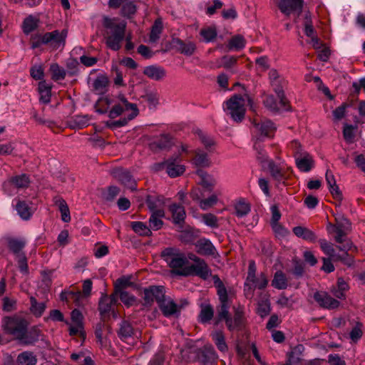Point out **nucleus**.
<instances>
[{
	"label": "nucleus",
	"mask_w": 365,
	"mask_h": 365,
	"mask_svg": "<svg viewBox=\"0 0 365 365\" xmlns=\"http://www.w3.org/2000/svg\"><path fill=\"white\" fill-rule=\"evenodd\" d=\"M103 105L110 106L113 103L114 105L110 110L108 116L110 118H115L121 114L125 115L123 119L115 120L113 123L114 127H122L127 124L128 120L133 119L138 114V109L136 104L129 103L124 96H119L115 100L108 97L102 98L100 100Z\"/></svg>",
	"instance_id": "nucleus-1"
},
{
	"label": "nucleus",
	"mask_w": 365,
	"mask_h": 365,
	"mask_svg": "<svg viewBox=\"0 0 365 365\" xmlns=\"http://www.w3.org/2000/svg\"><path fill=\"white\" fill-rule=\"evenodd\" d=\"M103 24L106 29L104 38L107 47L113 51H118L125 36L126 23L104 17Z\"/></svg>",
	"instance_id": "nucleus-2"
},
{
	"label": "nucleus",
	"mask_w": 365,
	"mask_h": 365,
	"mask_svg": "<svg viewBox=\"0 0 365 365\" xmlns=\"http://www.w3.org/2000/svg\"><path fill=\"white\" fill-rule=\"evenodd\" d=\"M250 101L247 96L234 95L225 103L224 110L234 121L240 123L245 118L247 102Z\"/></svg>",
	"instance_id": "nucleus-3"
},
{
	"label": "nucleus",
	"mask_w": 365,
	"mask_h": 365,
	"mask_svg": "<svg viewBox=\"0 0 365 365\" xmlns=\"http://www.w3.org/2000/svg\"><path fill=\"white\" fill-rule=\"evenodd\" d=\"M1 327L6 333L22 340L26 335L27 324L26 321L20 317H5L2 319Z\"/></svg>",
	"instance_id": "nucleus-4"
},
{
	"label": "nucleus",
	"mask_w": 365,
	"mask_h": 365,
	"mask_svg": "<svg viewBox=\"0 0 365 365\" xmlns=\"http://www.w3.org/2000/svg\"><path fill=\"white\" fill-rule=\"evenodd\" d=\"M161 256L168 266L174 269H181L187 262V258L185 255L175 247L165 248L163 250Z\"/></svg>",
	"instance_id": "nucleus-5"
},
{
	"label": "nucleus",
	"mask_w": 365,
	"mask_h": 365,
	"mask_svg": "<svg viewBox=\"0 0 365 365\" xmlns=\"http://www.w3.org/2000/svg\"><path fill=\"white\" fill-rule=\"evenodd\" d=\"M215 283H217V294L220 302V305L217 309L218 319L225 320L227 324V318L229 317V308L230 307V302L228 297L227 292L217 276H214Z\"/></svg>",
	"instance_id": "nucleus-6"
},
{
	"label": "nucleus",
	"mask_w": 365,
	"mask_h": 365,
	"mask_svg": "<svg viewBox=\"0 0 365 365\" xmlns=\"http://www.w3.org/2000/svg\"><path fill=\"white\" fill-rule=\"evenodd\" d=\"M68 31L66 29L62 31L55 30L41 36V43L48 45L53 49L63 48L66 43Z\"/></svg>",
	"instance_id": "nucleus-7"
},
{
	"label": "nucleus",
	"mask_w": 365,
	"mask_h": 365,
	"mask_svg": "<svg viewBox=\"0 0 365 365\" xmlns=\"http://www.w3.org/2000/svg\"><path fill=\"white\" fill-rule=\"evenodd\" d=\"M155 171L165 170L168 175L171 178H176L182 175L185 170V166L180 164L178 157L171 158L163 162L156 163L153 165Z\"/></svg>",
	"instance_id": "nucleus-8"
},
{
	"label": "nucleus",
	"mask_w": 365,
	"mask_h": 365,
	"mask_svg": "<svg viewBox=\"0 0 365 365\" xmlns=\"http://www.w3.org/2000/svg\"><path fill=\"white\" fill-rule=\"evenodd\" d=\"M268 75L271 86L277 98L280 99L281 105H285L287 100L284 96L283 88L287 85L286 81L279 75L277 71L275 69H271Z\"/></svg>",
	"instance_id": "nucleus-9"
},
{
	"label": "nucleus",
	"mask_w": 365,
	"mask_h": 365,
	"mask_svg": "<svg viewBox=\"0 0 365 365\" xmlns=\"http://www.w3.org/2000/svg\"><path fill=\"white\" fill-rule=\"evenodd\" d=\"M282 13L289 16L293 12H297L298 16L302 13L304 0H273Z\"/></svg>",
	"instance_id": "nucleus-10"
},
{
	"label": "nucleus",
	"mask_w": 365,
	"mask_h": 365,
	"mask_svg": "<svg viewBox=\"0 0 365 365\" xmlns=\"http://www.w3.org/2000/svg\"><path fill=\"white\" fill-rule=\"evenodd\" d=\"M268 284L267 277L264 273H260L258 276H255L253 281H249L246 279L245 283V293L247 297L252 298L253 297V289H263Z\"/></svg>",
	"instance_id": "nucleus-11"
},
{
	"label": "nucleus",
	"mask_w": 365,
	"mask_h": 365,
	"mask_svg": "<svg viewBox=\"0 0 365 365\" xmlns=\"http://www.w3.org/2000/svg\"><path fill=\"white\" fill-rule=\"evenodd\" d=\"M297 168L303 173H308L314 167L313 157L308 153L297 151L294 154Z\"/></svg>",
	"instance_id": "nucleus-12"
},
{
	"label": "nucleus",
	"mask_w": 365,
	"mask_h": 365,
	"mask_svg": "<svg viewBox=\"0 0 365 365\" xmlns=\"http://www.w3.org/2000/svg\"><path fill=\"white\" fill-rule=\"evenodd\" d=\"M143 292L144 304L148 306L151 305L155 300L158 303L165 294V290L162 286H150L144 289Z\"/></svg>",
	"instance_id": "nucleus-13"
},
{
	"label": "nucleus",
	"mask_w": 365,
	"mask_h": 365,
	"mask_svg": "<svg viewBox=\"0 0 365 365\" xmlns=\"http://www.w3.org/2000/svg\"><path fill=\"white\" fill-rule=\"evenodd\" d=\"M113 175L125 187L131 190H136L135 180L128 170L123 168H116L113 171Z\"/></svg>",
	"instance_id": "nucleus-14"
},
{
	"label": "nucleus",
	"mask_w": 365,
	"mask_h": 365,
	"mask_svg": "<svg viewBox=\"0 0 365 365\" xmlns=\"http://www.w3.org/2000/svg\"><path fill=\"white\" fill-rule=\"evenodd\" d=\"M30 182L29 176L26 174H21L20 175H16L15 177L11 178L9 181L4 182V190L6 192H7L9 195H13L12 192L10 189L12 187H15L18 189L25 188L29 186Z\"/></svg>",
	"instance_id": "nucleus-15"
},
{
	"label": "nucleus",
	"mask_w": 365,
	"mask_h": 365,
	"mask_svg": "<svg viewBox=\"0 0 365 365\" xmlns=\"http://www.w3.org/2000/svg\"><path fill=\"white\" fill-rule=\"evenodd\" d=\"M158 304L163 314L166 317L179 314L181 309V307L175 303L172 299L169 297L165 298V296L160 299Z\"/></svg>",
	"instance_id": "nucleus-16"
},
{
	"label": "nucleus",
	"mask_w": 365,
	"mask_h": 365,
	"mask_svg": "<svg viewBox=\"0 0 365 365\" xmlns=\"http://www.w3.org/2000/svg\"><path fill=\"white\" fill-rule=\"evenodd\" d=\"M329 226L333 227L334 229V232L336 233V236L334 237L335 241L339 244L344 242V245L338 246L337 248L341 251L345 252L344 255H347L346 252L351 247V242L346 240V235L349 229H344L341 226H334L331 224H329Z\"/></svg>",
	"instance_id": "nucleus-17"
},
{
	"label": "nucleus",
	"mask_w": 365,
	"mask_h": 365,
	"mask_svg": "<svg viewBox=\"0 0 365 365\" xmlns=\"http://www.w3.org/2000/svg\"><path fill=\"white\" fill-rule=\"evenodd\" d=\"M187 274H194L203 279H207L211 276V270L205 260L202 259L197 263L190 265Z\"/></svg>",
	"instance_id": "nucleus-18"
},
{
	"label": "nucleus",
	"mask_w": 365,
	"mask_h": 365,
	"mask_svg": "<svg viewBox=\"0 0 365 365\" xmlns=\"http://www.w3.org/2000/svg\"><path fill=\"white\" fill-rule=\"evenodd\" d=\"M13 204L17 214L22 220H27L31 218L34 212L31 203L16 198L13 200Z\"/></svg>",
	"instance_id": "nucleus-19"
},
{
	"label": "nucleus",
	"mask_w": 365,
	"mask_h": 365,
	"mask_svg": "<svg viewBox=\"0 0 365 365\" xmlns=\"http://www.w3.org/2000/svg\"><path fill=\"white\" fill-rule=\"evenodd\" d=\"M315 301L326 309H335L339 307V302L329 296L327 292H317L314 294Z\"/></svg>",
	"instance_id": "nucleus-20"
},
{
	"label": "nucleus",
	"mask_w": 365,
	"mask_h": 365,
	"mask_svg": "<svg viewBox=\"0 0 365 365\" xmlns=\"http://www.w3.org/2000/svg\"><path fill=\"white\" fill-rule=\"evenodd\" d=\"M254 126L260 137H269L276 130L274 124L269 120H264L260 123L255 121Z\"/></svg>",
	"instance_id": "nucleus-21"
},
{
	"label": "nucleus",
	"mask_w": 365,
	"mask_h": 365,
	"mask_svg": "<svg viewBox=\"0 0 365 365\" xmlns=\"http://www.w3.org/2000/svg\"><path fill=\"white\" fill-rule=\"evenodd\" d=\"M196 251L201 255L215 256L216 249L212 242L207 239H200L195 243Z\"/></svg>",
	"instance_id": "nucleus-22"
},
{
	"label": "nucleus",
	"mask_w": 365,
	"mask_h": 365,
	"mask_svg": "<svg viewBox=\"0 0 365 365\" xmlns=\"http://www.w3.org/2000/svg\"><path fill=\"white\" fill-rule=\"evenodd\" d=\"M233 214L240 218L247 216L251 210L250 203L243 198L236 200L233 202Z\"/></svg>",
	"instance_id": "nucleus-23"
},
{
	"label": "nucleus",
	"mask_w": 365,
	"mask_h": 365,
	"mask_svg": "<svg viewBox=\"0 0 365 365\" xmlns=\"http://www.w3.org/2000/svg\"><path fill=\"white\" fill-rule=\"evenodd\" d=\"M173 45L175 46L181 53L186 56H191L195 51L196 46L193 42L188 41L184 42L179 38H175L173 40Z\"/></svg>",
	"instance_id": "nucleus-24"
},
{
	"label": "nucleus",
	"mask_w": 365,
	"mask_h": 365,
	"mask_svg": "<svg viewBox=\"0 0 365 365\" xmlns=\"http://www.w3.org/2000/svg\"><path fill=\"white\" fill-rule=\"evenodd\" d=\"M117 302L116 295H103L99 301L98 309L102 316L108 314L111 310V307Z\"/></svg>",
	"instance_id": "nucleus-25"
},
{
	"label": "nucleus",
	"mask_w": 365,
	"mask_h": 365,
	"mask_svg": "<svg viewBox=\"0 0 365 365\" xmlns=\"http://www.w3.org/2000/svg\"><path fill=\"white\" fill-rule=\"evenodd\" d=\"M143 73L155 81H160L166 75L165 70L163 68L155 65L146 66L144 68Z\"/></svg>",
	"instance_id": "nucleus-26"
},
{
	"label": "nucleus",
	"mask_w": 365,
	"mask_h": 365,
	"mask_svg": "<svg viewBox=\"0 0 365 365\" xmlns=\"http://www.w3.org/2000/svg\"><path fill=\"white\" fill-rule=\"evenodd\" d=\"M235 309V317L234 318H227V327L230 330H234L240 328L242 324L243 319V309L240 307Z\"/></svg>",
	"instance_id": "nucleus-27"
},
{
	"label": "nucleus",
	"mask_w": 365,
	"mask_h": 365,
	"mask_svg": "<svg viewBox=\"0 0 365 365\" xmlns=\"http://www.w3.org/2000/svg\"><path fill=\"white\" fill-rule=\"evenodd\" d=\"M197 174L200 178L199 184L209 191L212 190L213 187L217 183L216 179L212 175L203 170H198Z\"/></svg>",
	"instance_id": "nucleus-28"
},
{
	"label": "nucleus",
	"mask_w": 365,
	"mask_h": 365,
	"mask_svg": "<svg viewBox=\"0 0 365 365\" xmlns=\"http://www.w3.org/2000/svg\"><path fill=\"white\" fill-rule=\"evenodd\" d=\"M267 165L273 179L279 183H284L287 178L284 173L283 168L276 165L273 160L268 161Z\"/></svg>",
	"instance_id": "nucleus-29"
},
{
	"label": "nucleus",
	"mask_w": 365,
	"mask_h": 365,
	"mask_svg": "<svg viewBox=\"0 0 365 365\" xmlns=\"http://www.w3.org/2000/svg\"><path fill=\"white\" fill-rule=\"evenodd\" d=\"M190 195L193 200H199V205L200 208L203 210H206L210 207L214 206L215 204H217L218 201L217 196L215 194H212L210 197L204 200H200L197 193L195 192H192Z\"/></svg>",
	"instance_id": "nucleus-30"
},
{
	"label": "nucleus",
	"mask_w": 365,
	"mask_h": 365,
	"mask_svg": "<svg viewBox=\"0 0 365 365\" xmlns=\"http://www.w3.org/2000/svg\"><path fill=\"white\" fill-rule=\"evenodd\" d=\"M192 161L197 167L206 168L211 165V162L207 154L199 149L195 150V156Z\"/></svg>",
	"instance_id": "nucleus-31"
},
{
	"label": "nucleus",
	"mask_w": 365,
	"mask_h": 365,
	"mask_svg": "<svg viewBox=\"0 0 365 365\" xmlns=\"http://www.w3.org/2000/svg\"><path fill=\"white\" fill-rule=\"evenodd\" d=\"M108 79L104 75H98L93 82V89L98 95L103 94L107 91Z\"/></svg>",
	"instance_id": "nucleus-32"
},
{
	"label": "nucleus",
	"mask_w": 365,
	"mask_h": 365,
	"mask_svg": "<svg viewBox=\"0 0 365 365\" xmlns=\"http://www.w3.org/2000/svg\"><path fill=\"white\" fill-rule=\"evenodd\" d=\"M165 216L164 210H158L155 212H151V216L149 219V228L153 230H158L163 226L162 218Z\"/></svg>",
	"instance_id": "nucleus-33"
},
{
	"label": "nucleus",
	"mask_w": 365,
	"mask_h": 365,
	"mask_svg": "<svg viewBox=\"0 0 365 365\" xmlns=\"http://www.w3.org/2000/svg\"><path fill=\"white\" fill-rule=\"evenodd\" d=\"M146 203L150 212H155L159 210H164L163 207L165 204V200L161 196H148Z\"/></svg>",
	"instance_id": "nucleus-34"
},
{
	"label": "nucleus",
	"mask_w": 365,
	"mask_h": 365,
	"mask_svg": "<svg viewBox=\"0 0 365 365\" xmlns=\"http://www.w3.org/2000/svg\"><path fill=\"white\" fill-rule=\"evenodd\" d=\"M211 336L219 351L222 353L227 351L228 346L225 341V337L222 331H215L211 334Z\"/></svg>",
	"instance_id": "nucleus-35"
},
{
	"label": "nucleus",
	"mask_w": 365,
	"mask_h": 365,
	"mask_svg": "<svg viewBox=\"0 0 365 365\" xmlns=\"http://www.w3.org/2000/svg\"><path fill=\"white\" fill-rule=\"evenodd\" d=\"M38 92L40 101L43 103H48L51 101V86L46 83L45 81L38 83Z\"/></svg>",
	"instance_id": "nucleus-36"
},
{
	"label": "nucleus",
	"mask_w": 365,
	"mask_h": 365,
	"mask_svg": "<svg viewBox=\"0 0 365 365\" xmlns=\"http://www.w3.org/2000/svg\"><path fill=\"white\" fill-rule=\"evenodd\" d=\"M170 211L172 213L173 222L175 224H180L184 221L185 217V211L182 205L174 203L170 206Z\"/></svg>",
	"instance_id": "nucleus-37"
},
{
	"label": "nucleus",
	"mask_w": 365,
	"mask_h": 365,
	"mask_svg": "<svg viewBox=\"0 0 365 365\" xmlns=\"http://www.w3.org/2000/svg\"><path fill=\"white\" fill-rule=\"evenodd\" d=\"M320 247L322 251L328 256H329L333 260H343V257L335 253V250L333 245L328 242L326 240H321L319 241Z\"/></svg>",
	"instance_id": "nucleus-38"
},
{
	"label": "nucleus",
	"mask_w": 365,
	"mask_h": 365,
	"mask_svg": "<svg viewBox=\"0 0 365 365\" xmlns=\"http://www.w3.org/2000/svg\"><path fill=\"white\" fill-rule=\"evenodd\" d=\"M293 232L298 237H301L305 240L312 242L316 240L314 233L312 230L304 227L297 226L294 227Z\"/></svg>",
	"instance_id": "nucleus-39"
},
{
	"label": "nucleus",
	"mask_w": 365,
	"mask_h": 365,
	"mask_svg": "<svg viewBox=\"0 0 365 365\" xmlns=\"http://www.w3.org/2000/svg\"><path fill=\"white\" fill-rule=\"evenodd\" d=\"M18 365H36L37 359L36 356L30 351H24L17 357Z\"/></svg>",
	"instance_id": "nucleus-40"
},
{
	"label": "nucleus",
	"mask_w": 365,
	"mask_h": 365,
	"mask_svg": "<svg viewBox=\"0 0 365 365\" xmlns=\"http://www.w3.org/2000/svg\"><path fill=\"white\" fill-rule=\"evenodd\" d=\"M325 178L329 185L330 192L335 197H339L341 196V192L336 185L334 175L329 170H327Z\"/></svg>",
	"instance_id": "nucleus-41"
},
{
	"label": "nucleus",
	"mask_w": 365,
	"mask_h": 365,
	"mask_svg": "<svg viewBox=\"0 0 365 365\" xmlns=\"http://www.w3.org/2000/svg\"><path fill=\"white\" fill-rule=\"evenodd\" d=\"M272 285L278 289H284L287 287L286 276L281 271H277L272 281Z\"/></svg>",
	"instance_id": "nucleus-42"
},
{
	"label": "nucleus",
	"mask_w": 365,
	"mask_h": 365,
	"mask_svg": "<svg viewBox=\"0 0 365 365\" xmlns=\"http://www.w3.org/2000/svg\"><path fill=\"white\" fill-rule=\"evenodd\" d=\"M163 31V23L161 19H158L155 20L150 34L149 41L150 43H155L160 38Z\"/></svg>",
	"instance_id": "nucleus-43"
},
{
	"label": "nucleus",
	"mask_w": 365,
	"mask_h": 365,
	"mask_svg": "<svg viewBox=\"0 0 365 365\" xmlns=\"http://www.w3.org/2000/svg\"><path fill=\"white\" fill-rule=\"evenodd\" d=\"M279 101H276L274 96H266L265 99L264 100V106L272 111H277L280 109H286V106L287 103L285 105H281L280 103V99L278 98Z\"/></svg>",
	"instance_id": "nucleus-44"
},
{
	"label": "nucleus",
	"mask_w": 365,
	"mask_h": 365,
	"mask_svg": "<svg viewBox=\"0 0 365 365\" xmlns=\"http://www.w3.org/2000/svg\"><path fill=\"white\" fill-rule=\"evenodd\" d=\"M30 301L32 314L37 317H41L46 309V304L44 302H38L34 297H30Z\"/></svg>",
	"instance_id": "nucleus-45"
},
{
	"label": "nucleus",
	"mask_w": 365,
	"mask_h": 365,
	"mask_svg": "<svg viewBox=\"0 0 365 365\" xmlns=\"http://www.w3.org/2000/svg\"><path fill=\"white\" fill-rule=\"evenodd\" d=\"M50 71L51 72V78L55 81L63 80L66 77V70L56 63L51 65Z\"/></svg>",
	"instance_id": "nucleus-46"
},
{
	"label": "nucleus",
	"mask_w": 365,
	"mask_h": 365,
	"mask_svg": "<svg viewBox=\"0 0 365 365\" xmlns=\"http://www.w3.org/2000/svg\"><path fill=\"white\" fill-rule=\"evenodd\" d=\"M213 309L209 305L202 306L199 314V320L202 323L208 322L213 317Z\"/></svg>",
	"instance_id": "nucleus-47"
},
{
	"label": "nucleus",
	"mask_w": 365,
	"mask_h": 365,
	"mask_svg": "<svg viewBox=\"0 0 365 365\" xmlns=\"http://www.w3.org/2000/svg\"><path fill=\"white\" fill-rule=\"evenodd\" d=\"M131 227L135 232L140 235L149 236L151 235V230L144 222H132Z\"/></svg>",
	"instance_id": "nucleus-48"
},
{
	"label": "nucleus",
	"mask_w": 365,
	"mask_h": 365,
	"mask_svg": "<svg viewBox=\"0 0 365 365\" xmlns=\"http://www.w3.org/2000/svg\"><path fill=\"white\" fill-rule=\"evenodd\" d=\"M38 19L33 17L29 16L26 18L23 23V31L26 34H29L34 31L38 26Z\"/></svg>",
	"instance_id": "nucleus-49"
},
{
	"label": "nucleus",
	"mask_w": 365,
	"mask_h": 365,
	"mask_svg": "<svg viewBox=\"0 0 365 365\" xmlns=\"http://www.w3.org/2000/svg\"><path fill=\"white\" fill-rule=\"evenodd\" d=\"M56 203L61 213L62 220L65 222H69L71 220L70 212L66 201L59 199L56 200Z\"/></svg>",
	"instance_id": "nucleus-50"
},
{
	"label": "nucleus",
	"mask_w": 365,
	"mask_h": 365,
	"mask_svg": "<svg viewBox=\"0 0 365 365\" xmlns=\"http://www.w3.org/2000/svg\"><path fill=\"white\" fill-rule=\"evenodd\" d=\"M133 332V328L130 323L126 321L122 322L118 331L120 338L123 340H125L132 336Z\"/></svg>",
	"instance_id": "nucleus-51"
},
{
	"label": "nucleus",
	"mask_w": 365,
	"mask_h": 365,
	"mask_svg": "<svg viewBox=\"0 0 365 365\" xmlns=\"http://www.w3.org/2000/svg\"><path fill=\"white\" fill-rule=\"evenodd\" d=\"M245 46V38L240 35L233 36L229 41L228 47L230 50H240Z\"/></svg>",
	"instance_id": "nucleus-52"
},
{
	"label": "nucleus",
	"mask_w": 365,
	"mask_h": 365,
	"mask_svg": "<svg viewBox=\"0 0 365 365\" xmlns=\"http://www.w3.org/2000/svg\"><path fill=\"white\" fill-rule=\"evenodd\" d=\"M115 295H118L121 302L127 307H130L136 301V298L125 290H120V292L115 293Z\"/></svg>",
	"instance_id": "nucleus-53"
},
{
	"label": "nucleus",
	"mask_w": 365,
	"mask_h": 365,
	"mask_svg": "<svg viewBox=\"0 0 365 365\" xmlns=\"http://www.w3.org/2000/svg\"><path fill=\"white\" fill-rule=\"evenodd\" d=\"M200 35L205 42L212 41L217 36V31L214 27H207L201 29Z\"/></svg>",
	"instance_id": "nucleus-54"
},
{
	"label": "nucleus",
	"mask_w": 365,
	"mask_h": 365,
	"mask_svg": "<svg viewBox=\"0 0 365 365\" xmlns=\"http://www.w3.org/2000/svg\"><path fill=\"white\" fill-rule=\"evenodd\" d=\"M9 249L16 255H20V251L25 246L24 241L18 239H10L8 242Z\"/></svg>",
	"instance_id": "nucleus-55"
},
{
	"label": "nucleus",
	"mask_w": 365,
	"mask_h": 365,
	"mask_svg": "<svg viewBox=\"0 0 365 365\" xmlns=\"http://www.w3.org/2000/svg\"><path fill=\"white\" fill-rule=\"evenodd\" d=\"M153 145L160 149H165L170 146L171 138L168 135H162L154 141Z\"/></svg>",
	"instance_id": "nucleus-56"
},
{
	"label": "nucleus",
	"mask_w": 365,
	"mask_h": 365,
	"mask_svg": "<svg viewBox=\"0 0 365 365\" xmlns=\"http://www.w3.org/2000/svg\"><path fill=\"white\" fill-rule=\"evenodd\" d=\"M143 98L150 108H155L159 103V96L156 92H148Z\"/></svg>",
	"instance_id": "nucleus-57"
},
{
	"label": "nucleus",
	"mask_w": 365,
	"mask_h": 365,
	"mask_svg": "<svg viewBox=\"0 0 365 365\" xmlns=\"http://www.w3.org/2000/svg\"><path fill=\"white\" fill-rule=\"evenodd\" d=\"M202 222L208 227L215 228L218 227L217 217L212 213L202 215Z\"/></svg>",
	"instance_id": "nucleus-58"
},
{
	"label": "nucleus",
	"mask_w": 365,
	"mask_h": 365,
	"mask_svg": "<svg viewBox=\"0 0 365 365\" xmlns=\"http://www.w3.org/2000/svg\"><path fill=\"white\" fill-rule=\"evenodd\" d=\"M131 284L130 277H123L118 279L115 282V293L120 292V290H125L126 287L131 286Z\"/></svg>",
	"instance_id": "nucleus-59"
},
{
	"label": "nucleus",
	"mask_w": 365,
	"mask_h": 365,
	"mask_svg": "<svg viewBox=\"0 0 365 365\" xmlns=\"http://www.w3.org/2000/svg\"><path fill=\"white\" fill-rule=\"evenodd\" d=\"M255 149L257 151V158L262 163L268 164V161L270 160L268 158V156L265 151L260 147V145L256 143L254 145Z\"/></svg>",
	"instance_id": "nucleus-60"
},
{
	"label": "nucleus",
	"mask_w": 365,
	"mask_h": 365,
	"mask_svg": "<svg viewBox=\"0 0 365 365\" xmlns=\"http://www.w3.org/2000/svg\"><path fill=\"white\" fill-rule=\"evenodd\" d=\"M362 336V324L357 322L350 332V338L354 341H357Z\"/></svg>",
	"instance_id": "nucleus-61"
},
{
	"label": "nucleus",
	"mask_w": 365,
	"mask_h": 365,
	"mask_svg": "<svg viewBox=\"0 0 365 365\" xmlns=\"http://www.w3.org/2000/svg\"><path fill=\"white\" fill-rule=\"evenodd\" d=\"M198 135L201 143L204 145L206 149L210 150L215 145L214 140L210 136L206 135L202 132H200Z\"/></svg>",
	"instance_id": "nucleus-62"
},
{
	"label": "nucleus",
	"mask_w": 365,
	"mask_h": 365,
	"mask_svg": "<svg viewBox=\"0 0 365 365\" xmlns=\"http://www.w3.org/2000/svg\"><path fill=\"white\" fill-rule=\"evenodd\" d=\"M136 11V6L132 2H127L123 5L122 14L125 16H130Z\"/></svg>",
	"instance_id": "nucleus-63"
},
{
	"label": "nucleus",
	"mask_w": 365,
	"mask_h": 365,
	"mask_svg": "<svg viewBox=\"0 0 365 365\" xmlns=\"http://www.w3.org/2000/svg\"><path fill=\"white\" fill-rule=\"evenodd\" d=\"M31 76L36 80H41L43 77V70L41 66H34L30 70Z\"/></svg>",
	"instance_id": "nucleus-64"
}]
</instances>
